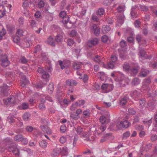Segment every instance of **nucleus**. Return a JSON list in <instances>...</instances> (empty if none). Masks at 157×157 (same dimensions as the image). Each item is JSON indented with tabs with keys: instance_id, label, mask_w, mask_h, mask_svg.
I'll use <instances>...</instances> for the list:
<instances>
[{
	"instance_id": "obj_1",
	"label": "nucleus",
	"mask_w": 157,
	"mask_h": 157,
	"mask_svg": "<svg viewBox=\"0 0 157 157\" xmlns=\"http://www.w3.org/2000/svg\"><path fill=\"white\" fill-rule=\"evenodd\" d=\"M16 74L17 76L21 78L20 81L21 86L23 87H25L26 85L29 83L28 80L23 75V73L20 71H17Z\"/></svg>"
},
{
	"instance_id": "obj_2",
	"label": "nucleus",
	"mask_w": 157,
	"mask_h": 157,
	"mask_svg": "<svg viewBox=\"0 0 157 157\" xmlns=\"http://www.w3.org/2000/svg\"><path fill=\"white\" fill-rule=\"evenodd\" d=\"M37 71L41 75L43 78L46 79L49 77L50 76L49 74L47 72L44 71L42 67H39Z\"/></svg>"
},
{
	"instance_id": "obj_3",
	"label": "nucleus",
	"mask_w": 157,
	"mask_h": 157,
	"mask_svg": "<svg viewBox=\"0 0 157 157\" xmlns=\"http://www.w3.org/2000/svg\"><path fill=\"white\" fill-rule=\"evenodd\" d=\"M98 43V39L96 38H92L89 40L87 42V44L89 47L91 48Z\"/></svg>"
},
{
	"instance_id": "obj_4",
	"label": "nucleus",
	"mask_w": 157,
	"mask_h": 157,
	"mask_svg": "<svg viewBox=\"0 0 157 157\" xmlns=\"http://www.w3.org/2000/svg\"><path fill=\"white\" fill-rule=\"evenodd\" d=\"M119 124L114 122L110 124L108 129L112 131H117L120 130L121 129V126Z\"/></svg>"
},
{
	"instance_id": "obj_5",
	"label": "nucleus",
	"mask_w": 157,
	"mask_h": 157,
	"mask_svg": "<svg viewBox=\"0 0 157 157\" xmlns=\"http://www.w3.org/2000/svg\"><path fill=\"white\" fill-rule=\"evenodd\" d=\"M136 39L140 45L141 44H146V39L144 38L140 35L138 34L136 36Z\"/></svg>"
},
{
	"instance_id": "obj_6",
	"label": "nucleus",
	"mask_w": 157,
	"mask_h": 157,
	"mask_svg": "<svg viewBox=\"0 0 157 157\" xmlns=\"http://www.w3.org/2000/svg\"><path fill=\"white\" fill-rule=\"evenodd\" d=\"M59 62L62 69L67 68L70 66L71 64L70 61L69 60H65L63 62L61 60H59Z\"/></svg>"
},
{
	"instance_id": "obj_7",
	"label": "nucleus",
	"mask_w": 157,
	"mask_h": 157,
	"mask_svg": "<svg viewBox=\"0 0 157 157\" xmlns=\"http://www.w3.org/2000/svg\"><path fill=\"white\" fill-rule=\"evenodd\" d=\"M4 103L6 105L13 104L15 102V99L14 96H11L8 98L3 99Z\"/></svg>"
},
{
	"instance_id": "obj_8",
	"label": "nucleus",
	"mask_w": 157,
	"mask_h": 157,
	"mask_svg": "<svg viewBox=\"0 0 157 157\" xmlns=\"http://www.w3.org/2000/svg\"><path fill=\"white\" fill-rule=\"evenodd\" d=\"M14 140L15 141L18 142L22 141L24 140L26 144H27L28 142L27 138H24L21 134H18L16 135L14 137Z\"/></svg>"
},
{
	"instance_id": "obj_9",
	"label": "nucleus",
	"mask_w": 157,
	"mask_h": 157,
	"mask_svg": "<svg viewBox=\"0 0 157 157\" xmlns=\"http://www.w3.org/2000/svg\"><path fill=\"white\" fill-rule=\"evenodd\" d=\"M100 121L102 124H107L110 121V120L109 118H106L104 116H101L99 119Z\"/></svg>"
},
{
	"instance_id": "obj_10",
	"label": "nucleus",
	"mask_w": 157,
	"mask_h": 157,
	"mask_svg": "<svg viewBox=\"0 0 157 157\" xmlns=\"http://www.w3.org/2000/svg\"><path fill=\"white\" fill-rule=\"evenodd\" d=\"M119 124L121 126V127L124 128H127L130 124V123L127 120L122 121H121Z\"/></svg>"
},
{
	"instance_id": "obj_11",
	"label": "nucleus",
	"mask_w": 157,
	"mask_h": 157,
	"mask_svg": "<svg viewBox=\"0 0 157 157\" xmlns=\"http://www.w3.org/2000/svg\"><path fill=\"white\" fill-rule=\"evenodd\" d=\"M140 69V67L139 66H135L132 67L130 69V71L131 74L135 76L137 73L138 71Z\"/></svg>"
},
{
	"instance_id": "obj_12",
	"label": "nucleus",
	"mask_w": 157,
	"mask_h": 157,
	"mask_svg": "<svg viewBox=\"0 0 157 157\" xmlns=\"http://www.w3.org/2000/svg\"><path fill=\"white\" fill-rule=\"evenodd\" d=\"M66 83L67 85L71 86H75L77 84V82L76 81L72 79L67 80Z\"/></svg>"
},
{
	"instance_id": "obj_13",
	"label": "nucleus",
	"mask_w": 157,
	"mask_h": 157,
	"mask_svg": "<svg viewBox=\"0 0 157 157\" xmlns=\"http://www.w3.org/2000/svg\"><path fill=\"white\" fill-rule=\"evenodd\" d=\"M47 42L49 45L52 47H55V46L56 44L55 40L51 36H49Z\"/></svg>"
},
{
	"instance_id": "obj_14",
	"label": "nucleus",
	"mask_w": 157,
	"mask_h": 157,
	"mask_svg": "<svg viewBox=\"0 0 157 157\" xmlns=\"http://www.w3.org/2000/svg\"><path fill=\"white\" fill-rule=\"evenodd\" d=\"M124 16L123 14L118 15L117 17V21L121 24H123L124 21Z\"/></svg>"
},
{
	"instance_id": "obj_15",
	"label": "nucleus",
	"mask_w": 157,
	"mask_h": 157,
	"mask_svg": "<svg viewBox=\"0 0 157 157\" xmlns=\"http://www.w3.org/2000/svg\"><path fill=\"white\" fill-rule=\"evenodd\" d=\"M40 127L41 129L48 134L50 135L52 133V131L48 127L44 125L41 126Z\"/></svg>"
},
{
	"instance_id": "obj_16",
	"label": "nucleus",
	"mask_w": 157,
	"mask_h": 157,
	"mask_svg": "<svg viewBox=\"0 0 157 157\" xmlns=\"http://www.w3.org/2000/svg\"><path fill=\"white\" fill-rule=\"evenodd\" d=\"M149 71L147 69L142 68L141 71L140 73V76L142 77H145L149 74Z\"/></svg>"
},
{
	"instance_id": "obj_17",
	"label": "nucleus",
	"mask_w": 157,
	"mask_h": 157,
	"mask_svg": "<svg viewBox=\"0 0 157 157\" xmlns=\"http://www.w3.org/2000/svg\"><path fill=\"white\" fill-rule=\"evenodd\" d=\"M110 29L111 28L109 25H104L102 28L101 31L104 34H105L108 33Z\"/></svg>"
},
{
	"instance_id": "obj_18",
	"label": "nucleus",
	"mask_w": 157,
	"mask_h": 157,
	"mask_svg": "<svg viewBox=\"0 0 157 157\" xmlns=\"http://www.w3.org/2000/svg\"><path fill=\"white\" fill-rule=\"evenodd\" d=\"M154 121L153 123L154 128L153 129L157 132V111L154 114Z\"/></svg>"
},
{
	"instance_id": "obj_19",
	"label": "nucleus",
	"mask_w": 157,
	"mask_h": 157,
	"mask_svg": "<svg viewBox=\"0 0 157 157\" xmlns=\"http://www.w3.org/2000/svg\"><path fill=\"white\" fill-rule=\"evenodd\" d=\"M1 61L2 62L1 65L2 66L5 67L9 66L10 62L7 59V57H6L4 59H2Z\"/></svg>"
},
{
	"instance_id": "obj_20",
	"label": "nucleus",
	"mask_w": 157,
	"mask_h": 157,
	"mask_svg": "<svg viewBox=\"0 0 157 157\" xmlns=\"http://www.w3.org/2000/svg\"><path fill=\"white\" fill-rule=\"evenodd\" d=\"M129 99V97L126 98H123L120 100V104L121 105H125L127 101V100Z\"/></svg>"
},
{
	"instance_id": "obj_21",
	"label": "nucleus",
	"mask_w": 157,
	"mask_h": 157,
	"mask_svg": "<svg viewBox=\"0 0 157 157\" xmlns=\"http://www.w3.org/2000/svg\"><path fill=\"white\" fill-rule=\"evenodd\" d=\"M152 145L151 144H147L145 146H143L141 148V150L143 151H145L147 152L149 149L151 148V147Z\"/></svg>"
},
{
	"instance_id": "obj_22",
	"label": "nucleus",
	"mask_w": 157,
	"mask_h": 157,
	"mask_svg": "<svg viewBox=\"0 0 157 157\" xmlns=\"http://www.w3.org/2000/svg\"><path fill=\"white\" fill-rule=\"evenodd\" d=\"M82 65V63L81 62H75L73 64V67L74 69L78 70L81 68Z\"/></svg>"
},
{
	"instance_id": "obj_23",
	"label": "nucleus",
	"mask_w": 157,
	"mask_h": 157,
	"mask_svg": "<svg viewBox=\"0 0 157 157\" xmlns=\"http://www.w3.org/2000/svg\"><path fill=\"white\" fill-rule=\"evenodd\" d=\"M86 101L85 100H78L75 102V105L77 106L80 107L84 105Z\"/></svg>"
},
{
	"instance_id": "obj_24",
	"label": "nucleus",
	"mask_w": 157,
	"mask_h": 157,
	"mask_svg": "<svg viewBox=\"0 0 157 157\" xmlns=\"http://www.w3.org/2000/svg\"><path fill=\"white\" fill-rule=\"evenodd\" d=\"M118 60L117 57L115 55H112L110 57L109 61L116 64Z\"/></svg>"
},
{
	"instance_id": "obj_25",
	"label": "nucleus",
	"mask_w": 157,
	"mask_h": 157,
	"mask_svg": "<svg viewBox=\"0 0 157 157\" xmlns=\"http://www.w3.org/2000/svg\"><path fill=\"white\" fill-rule=\"evenodd\" d=\"M116 65V64L109 60V61L107 63V66L109 69H113L114 68L115 65Z\"/></svg>"
},
{
	"instance_id": "obj_26",
	"label": "nucleus",
	"mask_w": 157,
	"mask_h": 157,
	"mask_svg": "<svg viewBox=\"0 0 157 157\" xmlns=\"http://www.w3.org/2000/svg\"><path fill=\"white\" fill-rule=\"evenodd\" d=\"M131 94L132 96L135 98H137L139 97L140 95V93L136 90L134 91Z\"/></svg>"
},
{
	"instance_id": "obj_27",
	"label": "nucleus",
	"mask_w": 157,
	"mask_h": 157,
	"mask_svg": "<svg viewBox=\"0 0 157 157\" xmlns=\"http://www.w3.org/2000/svg\"><path fill=\"white\" fill-rule=\"evenodd\" d=\"M1 95L4 96H7L8 94V93L7 91L6 88H4V86L1 87Z\"/></svg>"
},
{
	"instance_id": "obj_28",
	"label": "nucleus",
	"mask_w": 157,
	"mask_h": 157,
	"mask_svg": "<svg viewBox=\"0 0 157 157\" xmlns=\"http://www.w3.org/2000/svg\"><path fill=\"white\" fill-rule=\"evenodd\" d=\"M70 117L71 119L74 120H78L79 118V116L75 112L71 113Z\"/></svg>"
},
{
	"instance_id": "obj_29",
	"label": "nucleus",
	"mask_w": 157,
	"mask_h": 157,
	"mask_svg": "<svg viewBox=\"0 0 157 157\" xmlns=\"http://www.w3.org/2000/svg\"><path fill=\"white\" fill-rule=\"evenodd\" d=\"M22 46L24 48H28L30 47V43L29 41L26 40L25 41H23L21 44Z\"/></svg>"
},
{
	"instance_id": "obj_30",
	"label": "nucleus",
	"mask_w": 157,
	"mask_h": 157,
	"mask_svg": "<svg viewBox=\"0 0 157 157\" xmlns=\"http://www.w3.org/2000/svg\"><path fill=\"white\" fill-rule=\"evenodd\" d=\"M5 10L3 6H0V18L3 17L5 14Z\"/></svg>"
},
{
	"instance_id": "obj_31",
	"label": "nucleus",
	"mask_w": 157,
	"mask_h": 157,
	"mask_svg": "<svg viewBox=\"0 0 157 157\" xmlns=\"http://www.w3.org/2000/svg\"><path fill=\"white\" fill-rule=\"evenodd\" d=\"M55 40L58 43H61L63 40V36L61 35H58L55 37Z\"/></svg>"
},
{
	"instance_id": "obj_32",
	"label": "nucleus",
	"mask_w": 157,
	"mask_h": 157,
	"mask_svg": "<svg viewBox=\"0 0 157 157\" xmlns=\"http://www.w3.org/2000/svg\"><path fill=\"white\" fill-rule=\"evenodd\" d=\"M54 90V85L53 83H50L48 88V91L50 94H52Z\"/></svg>"
},
{
	"instance_id": "obj_33",
	"label": "nucleus",
	"mask_w": 157,
	"mask_h": 157,
	"mask_svg": "<svg viewBox=\"0 0 157 157\" xmlns=\"http://www.w3.org/2000/svg\"><path fill=\"white\" fill-rule=\"evenodd\" d=\"M30 116L31 115L29 113H25L23 116V119L24 121H27L29 120Z\"/></svg>"
},
{
	"instance_id": "obj_34",
	"label": "nucleus",
	"mask_w": 157,
	"mask_h": 157,
	"mask_svg": "<svg viewBox=\"0 0 157 157\" xmlns=\"http://www.w3.org/2000/svg\"><path fill=\"white\" fill-rule=\"evenodd\" d=\"M151 82V77H149L147 78H145L143 82L145 84L149 85Z\"/></svg>"
},
{
	"instance_id": "obj_35",
	"label": "nucleus",
	"mask_w": 157,
	"mask_h": 157,
	"mask_svg": "<svg viewBox=\"0 0 157 157\" xmlns=\"http://www.w3.org/2000/svg\"><path fill=\"white\" fill-rule=\"evenodd\" d=\"M117 11L119 13H123L125 10V6L123 5L120 6L117 8Z\"/></svg>"
},
{
	"instance_id": "obj_36",
	"label": "nucleus",
	"mask_w": 157,
	"mask_h": 157,
	"mask_svg": "<svg viewBox=\"0 0 157 157\" xmlns=\"http://www.w3.org/2000/svg\"><path fill=\"white\" fill-rule=\"evenodd\" d=\"M46 85V83H38L37 84H35V87L37 89H40L42 88L44 86Z\"/></svg>"
},
{
	"instance_id": "obj_37",
	"label": "nucleus",
	"mask_w": 157,
	"mask_h": 157,
	"mask_svg": "<svg viewBox=\"0 0 157 157\" xmlns=\"http://www.w3.org/2000/svg\"><path fill=\"white\" fill-rule=\"evenodd\" d=\"M39 145L40 147L43 148H45L46 147L47 143L44 140H42L39 143Z\"/></svg>"
},
{
	"instance_id": "obj_38",
	"label": "nucleus",
	"mask_w": 157,
	"mask_h": 157,
	"mask_svg": "<svg viewBox=\"0 0 157 157\" xmlns=\"http://www.w3.org/2000/svg\"><path fill=\"white\" fill-rule=\"evenodd\" d=\"M105 11L104 9L101 8L98 10L97 12V14L100 16H101L103 15L105 13Z\"/></svg>"
},
{
	"instance_id": "obj_39",
	"label": "nucleus",
	"mask_w": 157,
	"mask_h": 157,
	"mask_svg": "<svg viewBox=\"0 0 157 157\" xmlns=\"http://www.w3.org/2000/svg\"><path fill=\"white\" fill-rule=\"evenodd\" d=\"M76 132L78 134H81L83 132V128L80 126H78L77 128H75Z\"/></svg>"
},
{
	"instance_id": "obj_40",
	"label": "nucleus",
	"mask_w": 157,
	"mask_h": 157,
	"mask_svg": "<svg viewBox=\"0 0 157 157\" xmlns=\"http://www.w3.org/2000/svg\"><path fill=\"white\" fill-rule=\"evenodd\" d=\"M123 69H124L125 71H128L130 69L129 64L127 62H125L124 63V64L123 66Z\"/></svg>"
},
{
	"instance_id": "obj_41",
	"label": "nucleus",
	"mask_w": 157,
	"mask_h": 157,
	"mask_svg": "<svg viewBox=\"0 0 157 157\" xmlns=\"http://www.w3.org/2000/svg\"><path fill=\"white\" fill-rule=\"evenodd\" d=\"M30 25L31 28H33L36 26L37 23L34 20H31L30 21Z\"/></svg>"
},
{
	"instance_id": "obj_42",
	"label": "nucleus",
	"mask_w": 157,
	"mask_h": 157,
	"mask_svg": "<svg viewBox=\"0 0 157 157\" xmlns=\"http://www.w3.org/2000/svg\"><path fill=\"white\" fill-rule=\"evenodd\" d=\"M120 56L121 58L123 60H125L128 58V56L124 52H120Z\"/></svg>"
},
{
	"instance_id": "obj_43",
	"label": "nucleus",
	"mask_w": 157,
	"mask_h": 157,
	"mask_svg": "<svg viewBox=\"0 0 157 157\" xmlns=\"http://www.w3.org/2000/svg\"><path fill=\"white\" fill-rule=\"evenodd\" d=\"M149 89V85L145 84L144 83H142V90H148Z\"/></svg>"
},
{
	"instance_id": "obj_44",
	"label": "nucleus",
	"mask_w": 157,
	"mask_h": 157,
	"mask_svg": "<svg viewBox=\"0 0 157 157\" xmlns=\"http://www.w3.org/2000/svg\"><path fill=\"white\" fill-rule=\"evenodd\" d=\"M140 81L139 79L137 78H134L132 81V84L135 85H136L140 83Z\"/></svg>"
},
{
	"instance_id": "obj_45",
	"label": "nucleus",
	"mask_w": 157,
	"mask_h": 157,
	"mask_svg": "<svg viewBox=\"0 0 157 157\" xmlns=\"http://www.w3.org/2000/svg\"><path fill=\"white\" fill-rule=\"evenodd\" d=\"M23 30L21 29L17 30L16 33V35L17 36L21 37L23 36Z\"/></svg>"
},
{
	"instance_id": "obj_46",
	"label": "nucleus",
	"mask_w": 157,
	"mask_h": 157,
	"mask_svg": "<svg viewBox=\"0 0 157 157\" xmlns=\"http://www.w3.org/2000/svg\"><path fill=\"white\" fill-rule=\"evenodd\" d=\"M20 37L17 36H15L13 38V41L14 42L19 44L20 40Z\"/></svg>"
},
{
	"instance_id": "obj_47",
	"label": "nucleus",
	"mask_w": 157,
	"mask_h": 157,
	"mask_svg": "<svg viewBox=\"0 0 157 157\" xmlns=\"http://www.w3.org/2000/svg\"><path fill=\"white\" fill-rule=\"evenodd\" d=\"M129 113L132 115H134L136 113V111L133 108H130L128 109Z\"/></svg>"
},
{
	"instance_id": "obj_48",
	"label": "nucleus",
	"mask_w": 157,
	"mask_h": 157,
	"mask_svg": "<svg viewBox=\"0 0 157 157\" xmlns=\"http://www.w3.org/2000/svg\"><path fill=\"white\" fill-rule=\"evenodd\" d=\"M67 45L69 46H71L75 43L74 41L71 39H68L67 41Z\"/></svg>"
},
{
	"instance_id": "obj_49",
	"label": "nucleus",
	"mask_w": 157,
	"mask_h": 157,
	"mask_svg": "<svg viewBox=\"0 0 157 157\" xmlns=\"http://www.w3.org/2000/svg\"><path fill=\"white\" fill-rule=\"evenodd\" d=\"M130 132L129 131H127L123 134V139H126L128 137L130 136Z\"/></svg>"
},
{
	"instance_id": "obj_50",
	"label": "nucleus",
	"mask_w": 157,
	"mask_h": 157,
	"mask_svg": "<svg viewBox=\"0 0 157 157\" xmlns=\"http://www.w3.org/2000/svg\"><path fill=\"white\" fill-rule=\"evenodd\" d=\"M45 18L48 21H52L53 20L52 15L50 13H48L46 15Z\"/></svg>"
},
{
	"instance_id": "obj_51",
	"label": "nucleus",
	"mask_w": 157,
	"mask_h": 157,
	"mask_svg": "<svg viewBox=\"0 0 157 157\" xmlns=\"http://www.w3.org/2000/svg\"><path fill=\"white\" fill-rule=\"evenodd\" d=\"M134 24L136 27L139 28L141 25V22L139 20H137L135 21Z\"/></svg>"
},
{
	"instance_id": "obj_52",
	"label": "nucleus",
	"mask_w": 157,
	"mask_h": 157,
	"mask_svg": "<svg viewBox=\"0 0 157 157\" xmlns=\"http://www.w3.org/2000/svg\"><path fill=\"white\" fill-rule=\"evenodd\" d=\"M62 18V22L63 24H65L68 23L69 18L68 17L66 16Z\"/></svg>"
},
{
	"instance_id": "obj_53",
	"label": "nucleus",
	"mask_w": 157,
	"mask_h": 157,
	"mask_svg": "<svg viewBox=\"0 0 157 157\" xmlns=\"http://www.w3.org/2000/svg\"><path fill=\"white\" fill-rule=\"evenodd\" d=\"M120 44L121 47L124 48L127 45V43L125 40H122L120 42Z\"/></svg>"
},
{
	"instance_id": "obj_54",
	"label": "nucleus",
	"mask_w": 157,
	"mask_h": 157,
	"mask_svg": "<svg viewBox=\"0 0 157 157\" xmlns=\"http://www.w3.org/2000/svg\"><path fill=\"white\" fill-rule=\"evenodd\" d=\"M139 54L140 57H145L146 52L144 49H141L140 50Z\"/></svg>"
},
{
	"instance_id": "obj_55",
	"label": "nucleus",
	"mask_w": 157,
	"mask_h": 157,
	"mask_svg": "<svg viewBox=\"0 0 157 157\" xmlns=\"http://www.w3.org/2000/svg\"><path fill=\"white\" fill-rule=\"evenodd\" d=\"M145 105V101L144 100H141L140 101V106L141 108H143Z\"/></svg>"
},
{
	"instance_id": "obj_56",
	"label": "nucleus",
	"mask_w": 157,
	"mask_h": 157,
	"mask_svg": "<svg viewBox=\"0 0 157 157\" xmlns=\"http://www.w3.org/2000/svg\"><path fill=\"white\" fill-rule=\"evenodd\" d=\"M108 39V37L106 35H104L101 37V40L103 42H106L107 41Z\"/></svg>"
},
{
	"instance_id": "obj_57",
	"label": "nucleus",
	"mask_w": 157,
	"mask_h": 157,
	"mask_svg": "<svg viewBox=\"0 0 157 157\" xmlns=\"http://www.w3.org/2000/svg\"><path fill=\"white\" fill-rule=\"evenodd\" d=\"M59 15L60 17L62 18L67 16L66 12L64 11H61L59 13Z\"/></svg>"
},
{
	"instance_id": "obj_58",
	"label": "nucleus",
	"mask_w": 157,
	"mask_h": 157,
	"mask_svg": "<svg viewBox=\"0 0 157 157\" xmlns=\"http://www.w3.org/2000/svg\"><path fill=\"white\" fill-rule=\"evenodd\" d=\"M113 0H105L104 2V4L106 6H109L112 3Z\"/></svg>"
},
{
	"instance_id": "obj_59",
	"label": "nucleus",
	"mask_w": 157,
	"mask_h": 157,
	"mask_svg": "<svg viewBox=\"0 0 157 157\" xmlns=\"http://www.w3.org/2000/svg\"><path fill=\"white\" fill-rule=\"evenodd\" d=\"M20 61L23 64H26L28 62V60L24 56H22Z\"/></svg>"
},
{
	"instance_id": "obj_60",
	"label": "nucleus",
	"mask_w": 157,
	"mask_h": 157,
	"mask_svg": "<svg viewBox=\"0 0 157 157\" xmlns=\"http://www.w3.org/2000/svg\"><path fill=\"white\" fill-rule=\"evenodd\" d=\"M21 107L23 109H26L29 108V104L27 103H24L22 104Z\"/></svg>"
},
{
	"instance_id": "obj_61",
	"label": "nucleus",
	"mask_w": 157,
	"mask_h": 157,
	"mask_svg": "<svg viewBox=\"0 0 157 157\" xmlns=\"http://www.w3.org/2000/svg\"><path fill=\"white\" fill-rule=\"evenodd\" d=\"M107 88L106 89V91H111L113 90V86L112 85L110 84H107Z\"/></svg>"
},
{
	"instance_id": "obj_62",
	"label": "nucleus",
	"mask_w": 157,
	"mask_h": 157,
	"mask_svg": "<svg viewBox=\"0 0 157 157\" xmlns=\"http://www.w3.org/2000/svg\"><path fill=\"white\" fill-rule=\"evenodd\" d=\"M83 113L85 117H89L90 115V113L89 111L87 110H85L84 111Z\"/></svg>"
},
{
	"instance_id": "obj_63",
	"label": "nucleus",
	"mask_w": 157,
	"mask_h": 157,
	"mask_svg": "<svg viewBox=\"0 0 157 157\" xmlns=\"http://www.w3.org/2000/svg\"><path fill=\"white\" fill-rule=\"evenodd\" d=\"M66 129V127L64 125H62L60 128V130L61 132L62 133L64 132Z\"/></svg>"
},
{
	"instance_id": "obj_64",
	"label": "nucleus",
	"mask_w": 157,
	"mask_h": 157,
	"mask_svg": "<svg viewBox=\"0 0 157 157\" xmlns=\"http://www.w3.org/2000/svg\"><path fill=\"white\" fill-rule=\"evenodd\" d=\"M38 107L41 110H44L45 109V106L44 103L39 104Z\"/></svg>"
}]
</instances>
